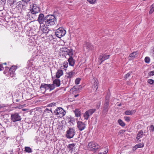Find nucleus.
<instances>
[{"instance_id": "nucleus-28", "label": "nucleus", "mask_w": 154, "mask_h": 154, "mask_svg": "<svg viewBox=\"0 0 154 154\" xmlns=\"http://www.w3.org/2000/svg\"><path fill=\"white\" fill-rule=\"evenodd\" d=\"M53 83L54 85H55L56 87H59L60 84V80L58 79L57 78L55 79L53 81Z\"/></svg>"}, {"instance_id": "nucleus-49", "label": "nucleus", "mask_w": 154, "mask_h": 154, "mask_svg": "<svg viewBox=\"0 0 154 154\" xmlns=\"http://www.w3.org/2000/svg\"><path fill=\"white\" fill-rule=\"evenodd\" d=\"M4 69L2 64H0V71L3 70Z\"/></svg>"}, {"instance_id": "nucleus-37", "label": "nucleus", "mask_w": 154, "mask_h": 154, "mask_svg": "<svg viewBox=\"0 0 154 154\" xmlns=\"http://www.w3.org/2000/svg\"><path fill=\"white\" fill-rule=\"evenodd\" d=\"M149 127V131L150 132H153L154 131V126L153 125H150Z\"/></svg>"}, {"instance_id": "nucleus-13", "label": "nucleus", "mask_w": 154, "mask_h": 154, "mask_svg": "<svg viewBox=\"0 0 154 154\" xmlns=\"http://www.w3.org/2000/svg\"><path fill=\"white\" fill-rule=\"evenodd\" d=\"M84 50L87 52L94 51V46L89 42L86 43L84 45Z\"/></svg>"}, {"instance_id": "nucleus-26", "label": "nucleus", "mask_w": 154, "mask_h": 154, "mask_svg": "<svg viewBox=\"0 0 154 154\" xmlns=\"http://www.w3.org/2000/svg\"><path fill=\"white\" fill-rule=\"evenodd\" d=\"M68 49L65 47H63L60 49L59 52L62 54H66Z\"/></svg>"}, {"instance_id": "nucleus-23", "label": "nucleus", "mask_w": 154, "mask_h": 154, "mask_svg": "<svg viewBox=\"0 0 154 154\" xmlns=\"http://www.w3.org/2000/svg\"><path fill=\"white\" fill-rule=\"evenodd\" d=\"M137 51L131 53L129 56V57L130 58V59L131 60L134 59L135 57H137Z\"/></svg>"}, {"instance_id": "nucleus-15", "label": "nucleus", "mask_w": 154, "mask_h": 154, "mask_svg": "<svg viewBox=\"0 0 154 154\" xmlns=\"http://www.w3.org/2000/svg\"><path fill=\"white\" fill-rule=\"evenodd\" d=\"M143 132L142 130L140 131L138 133L136 139V141L137 143H139L141 141L140 138H142L143 136Z\"/></svg>"}, {"instance_id": "nucleus-17", "label": "nucleus", "mask_w": 154, "mask_h": 154, "mask_svg": "<svg viewBox=\"0 0 154 154\" xmlns=\"http://www.w3.org/2000/svg\"><path fill=\"white\" fill-rule=\"evenodd\" d=\"M93 82V89H96V90H97L98 88V80L95 78L94 79Z\"/></svg>"}, {"instance_id": "nucleus-56", "label": "nucleus", "mask_w": 154, "mask_h": 154, "mask_svg": "<svg viewBox=\"0 0 154 154\" xmlns=\"http://www.w3.org/2000/svg\"><path fill=\"white\" fill-rule=\"evenodd\" d=\"M3 64H4L5 65H6L7 64V63H4Z\"/></svg>"}, {"instance_id": "nucleus-22", "label": "nucleus", "mask_w": 154, "mask_h": 154, "mask_svg": "<svg viewBox=\"0 0 154 154\" xmlns=\"http://www.w3.org/2000/svg\"><path fill=\"white\" fill-rule=\"evenodd\" d=\"M68 61L69 62V65L71 66H73L74 65L75 60L73 59L72 57H69V58Z\"/></svg>"}, {"instance_id": "nucleus-35", "label": "nucleus", "mask_w": 154, "mask_h": 154, "mask_svg": "<svg viewBox=\"0 0 154 154\" xmlns=\"http://www.w3.org/2000/svg\"><path fill=\"white\" fill-rule=\"evenodd\" d=\"M55 88L54 85L53 83L52 84H49V88L50 91L54 90Z\"/></svg>"}, {"instance_id": "nucleus-43", "label": "nucleus", "mask_w": 154, "mask_h": 154, "mask_svg": "<svg viewBox=\"0 0 154 154\" xmlns=\"http://www.w3.org/2000/svg\"><path fill=\"white\" fill-rule=\"evenodd\" d=\"M147 82L150 85H152L154 83V80L152 79H148Z\"/></svg>"}, {"instance_id": "nucleus-18", "label": "nucleus", "mask_w": 154, "mask_h": 154, "mask_svg": "<svg viewBox=\"0 0 154 154\" xmlns=\"http://www.w3.org/2000/svg\"><path fill=\"white\" fill-rule=\"evenodd\" d=\"M16 0H8L7 1V4L8 6L13 7L14 4L16 3Z\"/></svg>"}, {"instance_id": "nucleus-5", "label": "nucleus", "mask_w": 154, "mask_h": 154, "mask_svg": "<svg viewBox=\"0 0 154 154\" xmlns=\"http://www.w3.org/2000/svg\"><path fill=\"white\" fill-rule=\"evenodd\" d=\"M54 113L58 117L61 118L66 114V112L61 107H57L54 111Z\"/></svg>"}, {"instance_id": "nucleus-55", "label": "nucleus", "mask_w": 154, "mask_h": 154, "mask_svg": "<svg viewBox=\"0 0 154 154\" xmlns=\"http://www.w3.org/2000/svg\"><path fill=\"white\" fill-rule=\"evenodd\" d=\"M19 100L18 99H17L16 100V102H18Z\"/></svg>"}, {"instance_id": "nucleus-10", "label": "nucleus", "mask_w": 154, "mask_h": 154, "mask_svg": "<svg viewBox=\"0 0 154 154\" xmlns=\"http://www.w3.org/2000/svg\"><path fill=\"white\" fill-rule=\"evenodd\" d=\"M77 127L79 131H82L86 128V124L84 122L79 121H77Z\"/></svg>"}, {"instance_id": "nucleus-32", "label": "nucleus", "mask_w": 154, "mask_h": 154, "mask_svg": "<svg viewBox=\"0 0 154 154\" xmlns=\"http://www.w3.org/2000/svg\"><path fill=\"white\" fill-rule=\"evenodd\" d=\"M154 12V3L152 4L150 7V11L149 14H151Z\"/></svg>"}, {"instance_id": "nucleus-8", "label": "nucleus", "mask_w": 154, "mask_h": 154, "mask_svg": "<svg viewBox=\"0 0 154 154\" xmlns=\"http://www.w3.org/2000/svg\"><path fill=\"white\" fill-rule=\"evenodd\" d=\"M75 130L73 128H69L66 132V137L68 139L72 138L75 134Z\"/></svg>"}, {"instance_id": "nucleus-40", "label": "nucleus", "mask_w": 154, "mask_h": 154, "mask_svg": "<svg viewBox=\"0 0 154 154\" xmlns=\"http://www.w3.org/2000/svg\"><path fill=\"white\" fill-rule=\"evenodd\" d=\"M125 114L126 115H130L132 114V111L131 110H127L125 112Z\"/></svg>"}, {"instance_id": "nucleus-12", "label": "nucleus", "mask_w": 154, "mask_h": 154, "mask_svg": "<svg viewBox=\"0 0 154 154\" xmlns=\"http://www.w3.org/2000/svg\"><path fill=\"white\" fill-rule=\"evenodd\" d=\"M11 118L13 122L20 121L21 119L20 116L18 113H14L11 114Z\"/></svg>"}, {"instance_id": "nucleus-34", "label": "nucleus", "mask_w": 154, "mask_h": 154, "mask_svg": "<svg viewBox=\"0 0 154 154\" xmlns=\"http://www.w3.org/2000/svg\"><path fill=\"white\" fill-rule=\"evenodd\" d=\"M45 113H48L49 115V116H50L51 114L52 113V112L51 110L48 109H46L45 110Z\"/></svg>"}, {"instance_id": "nucleus-25", "label": "nucleus", "mask_w": 154, "mask_h": 154, "mask_svg": "<svg viewBox=\"0 0 154 154\" xmlns=\"http://www.w3.org/2000/svg\"><path fill=\"white\" fill-rule=\"evenodd\" d=\"M68 66V62L65 61L63 63L62 65L61 66L60 68L61 69H64L65 70H66Z\"/></svg>"}, {"instance_id": "nucleus-4", "label": "nucleus", "mask_w": 154, "mask_h": 154, "mask_svg": "<svg viewBox=\"0 0 154 154\" xmlns=\"http://www.w3.org/2000/svg\"><path fill=\"white\" fill-rule=\"evenodd\" d=\"M81 89L82 87L80 86H75L70 89V93L74 94V97H76L79 96L78 93Z\"/></svg>"}, {"instance_id": "nucleus-2", "label": "nucleus", "mask_w": 154, "mask_h": 154, "mask_svg": "<svg viewBox=\"0 0 154 154\" xmlns=\"http://www.w3.org/2000/svg\"><path fill=\"white\" fill-rule=\"evenodd\" d=\"M45 20V25L47 26H52L55 24V17L53 15H49L46 16Z\"/></svg>"}, {"instance_id": "nucleus-44", "label": "nucleus", "mask_w": 154, "mask_h": 154, "mask_svg": "<svg viewBox=\"0 0 154 154\" xmlns=\"http://www.w3.org/2000/svg\"><path fill=\"white\" fill-rule=\"evenodd\" d=\"M87 1L90 4H94L96 1V0H87Z\"/></svg>"}, {"instance_id": "nucleus-19", "label": "nucleus", "mask_w": 154, "mask_h": 154, "mask_svg": "<svg viewBox=\"0 0 154 154\" xmlns=\"http://www.w3.org/2000/svg\"><path fill=\"white\" fill-rule=\"evenodd\" d=\"M63 71L62 69H59L57 72L56 74V77L57 79L60 78L63 75Z\"/></svg>"}, {"instance_id": "nucleus-41", "label": "nucleus", "mask_w": 154, "mask_h": 154, "mask_svg": "<svg viewBox=\"0 0 154 154\" xmlns=\"http://www.w3.org/2000/svg\"><path fill=\"white\" fill-rule=\"evenodd\" d=\"M144 61L146 63H149L150 61V59L149 57H145Z\"/></svg>"}, {"instance_id": "nucleus-31", "label": "nucleus", "mask_w": 154, "mask_h": 154, "mask_svg": "<svg viewBox=\"0 0 154 154\" xmlns=\"http://www.w3.org/2000/svg\"><path fill=\"white\" fill-rule=\"evenodd\" d=\"M25 151L26 152L31 153L32 152V149L29 147L26 146L25 147Z\"/></svg>"}, {"instance_id": "nucleus-30", "label": "nucleus", "mask_w": 154, "mask_h": 154, "mask_svg": "<svg viewBox=\"0 0 154 154\" xmlns=\"http://www.w3.org/2000/svg\"><path fill=\"white\" fill-rule=\"evenodd\" d=\"M44 88L45 90H48L49 89V84H42L40 86V88Z\"/></svg>"}, {"instance_id": "nucleus-33", "label": "nucleus", "mask_w": 154, "mask_h": 154, "mask_svg": "<svg viewBox=\"0 0 154 154\" xmlns=\"http://www.w3.org/2000/svg\"><path fill=\"white\" fill-rule=\"evenodd\" d=\"M118 122L120 125L122 127H124L125 126V123L121 119H119L118 120Z\"/></svg>"}, {"instance_id": "nucleus-29", "label": "nucleus", "mask_w": 154, "mask_h": 154, "mask_svg": "<svg viewBox=\"0 0 154 154\" xmlns=\"http://www.w3.org/2000/svg\"><path fill=\"white\" fill-rule=\"evenodd\" d=\"M66 53L69 56V57H72L73 55V50L72 49H68Z\"/></svg>"}, {"instance_id": "nucleus-21", "label": "nucleus", "mask_w": 154, "mask_h": 154, "mask_svg": "<svg viewBox=\"0 0 154 154\" xmlns=\"http://www.w3.org/2000/svg\"><path fill=\"white\" fill-rule=\"evenodd\" d=\"M75 143H72L69 144L67 146V148L69 151H71V152L75 150Z\"/></svg>"}, {"instance_id": "nucleus-27", "label": "nucleus", "mask_w": 154, "mask_h": 154, "mask_svg": "<svg viewBox=\"0 0 154 154\" xmlns=\"http://www.w3.org/2000/svg\"><path fill=\"white\" fill-rule=\"evenodd\" d=\"M17 67L15 66H12L9 70V72L10 73V74H12L13 75Z\"/></svg>"}, {"instance_id": "nucleus-50", "label": "nucleus", "mask_w": 154, "mask_h": 154, "mask_svg": "<svg viewBox=\"0 0 154 154\" xmlns=\"http://www.w3.org/2000/svg\"><path fill=\"white\" fill-rule=\"evenodd\" d=\"M137 148H138L136 146V145H135L133 147L132 149L134 151H135Z\"/></svg>"}, {"instance_id": "nucleus-52", "label": "nucleus", "mask_w": 154, "mask_h": 154, "mask_svg": "<svg viewBox=\"0 0 154 154\" xmlns=\"http://www.w3.org/2000/svg\"><path fill=\"white\" fill-rule=\"evenodd\" d=\"M22 110L23 111H25L26 110V109H22Z\"/></svg>"}, {"instance_id": "nucleus-36", "label": "nucleus", "mask_w": 154, "mask_h": 154, "mask_svg": "<svg viewBox=\"0 0 154 154\" xmlns=\"http://www.w3.org/2000/svg\"><path fill=\"white\" fill-rule=\"evenodd\" d=\"M6 0H0V5L1 7H3L6 2Z\"/></svg>"}, {"instance_id": "nucleus-6", "label": "nucleus", "mask_w": 154, "mask_h": 154, "mask_svg": "<svg viewBox=\"0 0 154 154\" xmlns=\"http://www.w3.org/2000/svg\"><path fill=\"white\" fill-rule=\"evenodd\" d=\"M110 95L107 94L105 97L104 103L103 106V111L107 112L108 111V107L109 104Z\"/></svg>"}, {"instance_id": "nucleus-59", "label": "nucleus", "mask_w": 154, "mask_h": 154, "mask_svg": "<svg viewBox=\"0 0 154 154\" xmlns=\"http://www.w3.org/2000/svg\"><path fill=\"white\" fill-rule=\"evenodd\" d=\"M0 126H2V125L0 123Z\"/></svg>"}, {"instance_id": "nucleus-24", "label": "nucleus", "mask_w": 154, "mask_h": 154, "mask_svg": "<svg viewBox=\"0 0 154 154\" xmlns=\"http://www.w3.org/2000/svg\"><path fill=\"white\" fill-rule=\"evenodd\" d=\"M74 74V72L72 71H70L66 73L65 77L68 79H70L72 78Z\"/></svg>"}, {"instance_id": "nucleus-39", "label": "nucleus", "mask_w": 154, "mask_h": 154, "mask_svg": "<svg viewBox=\"0 0 154 154\" xmlns=\"http://www.w3.org/2000/svg\"><path fill=\"white\" fill-rule=\"evenodd\" d=\"M81 79L79 78H78L76 79L75 80V83L76 85L79 84L81 81Z\"/></svg>"}, {"instance_id": "nucleus-45", "label": "nucleus", "mask_w": 154, "mask_h": 154, "mask_svg": "<svg viewBox=\"0 0 154 154\" xmlns=\"http://www.w3.org/2000/svg\"><path fill=\"white\" fill-rule=\"evenodd\" d=\"M124 118L125 120L127 122H129L130 121V117L128 116H125Z\"/></svg>"}, {"instance_id": "nucleus-58", "label": "nucleus", "mask_w": 154, "mask_h": 154, "mask_svg": "<svg viewBox=\"0 0 154 154\" xmlns=\"http://www.w3.org/2000/svg\"><path fill=\"white\" fill-rule=\"evenodd\" d=\"M102 154V153H99V154Z\"/></svg>"}, {"instance_id": "nucleus-53", "label": "nucleus", "mask_w": 154, "mask_h": 154, "mask_svg": "<svg viewBox=\"0 0 154 154\" xmlns=\"http://www.w3.org/2000/svg\"><path fill=\"white\" fill-rule=\"evenodd\" d=\"M27 15L28 16H30V14H29V12L27 14Z\"/></svg>"}, {"instance_id": "nucleus-57", "label": "nucleus", "mask_w": 154, "mask_h": 154, "mask_svg": "<svg viewBox=\"0 0 154 154\" xmlns=\"http://www.w3.org/2000/svg\"><path fill=\"white\" fill-rule=\"evenodd\" d=\"M118 106H121V104H119V105H118Z\"/></svg>"}, {"instance_id": "nucleus-1", "label": "nucleus", "mask_w": 154, "mask_h": 154, "mask_svg": "<svg viewBox=\"0 0 154 154\" xmlns=\"http://www.w3.org/2000/svg\"><path fill=\"white\" fill-rule=\"evenodd\" d=\"M100 146L95 142L91 141L88 143L87 148L88 150L95 152L100 148Z\"/></svg>"}, {"instance_id": "nucleus-47", "label": "nucleus", "mask_w": 154, "mask_h": 154, "mask_svg": "<svg viewBox=\"0 0 154 154\" xmlns=\"http://www.w3.org/2000/svg\"><path fill=\"white\" fill-rule=\"evenodd\" d=\"M130 73H128L126 74L125 75V79H127L128 77L130 76Z\"/></svg>"}, {"instance_id": "nucleus-11", "label": "nucleus", "mask_w": 154, "mask_h": 154, "mask_svg": "<svg viewBox=\"0 0 154 154\" xmlns=\"http://www.w3.org/2000/svg\"><path fill=\"white\" fill-rule=\"evenodd\" d=\"M16 4L17 5L16 6L17 8L18 9V10H20L21 9H25L26 5H27V4L23 1L22 0L16 3Z\"/></svg>"}, {"instance_id": "nucleus-9", "label": "nucleus", "mask_w": 154, "mask_h": 154, "mask_svg": "<svg viewBox=\"0 0 154 154\" xmlns=\"http://www.w3.org/2000/svg\"><path fill=\"white\" fill-rule=\"evenodd\" d=\"M96 110L95 109H88L83 114V116L85 119L88 120L89 116L94 113Z\"/></svg>"}, {"instance_id": "nucleus-48", "label": "nucleus", "mask_w": 154, "mask_h": 154, "mask_svg": "<svg viewBox=\"0 0 154 154\" xmlns=\"http://www.w3.org/2000/svg\"><path fill=\"white\" fill-rule=\"evenodd\" d=\"M149 74L150 76L153 75H154V71L150 72L149 73Z\"/></svg>"}, {"instance_id": "nucleus-20", "label": "nucleus", "mask_w": 154, "mask_h": 154, "mask_svg": "<svg viewBox=\"0 0 154 154\" xmlns=\"http://www.w3.org/2000/svg\"><path fill=\"white\" fill-rule=\"evenodd\" d=\"M74 113H75V116L76 117H80L81 116V111L78 109H75L73 110Z\"/></svg>"}, {"instance_id": "nucleus-46", "label": "nucleus", "mask_w": 154, "mask_h": 154, "mask_svg": "<svg viewBox=\"0 0 154 154\" xmlns=\"http://www.w3.org/2000/svg\"><path fill=\"white\" fill-rule=\"evenodd\" d=\"M125 131L124 130H122L119 132V134H123Z\"/></svg>"}, {"instance_id": "nucleus-51", "label": "nucleus", "mask_w": 154, "mask_h": 154, "mask_svg": "<svg viewBox=\"0 0 154 154\" xmlns=\"http://www.w3.org/2000/svg\"><path fill=\"white\" fill-rule=\"evenodd\" d=\"M30 0H23L22 1H23L25 2H26L27 3V2H29Z\"/></svg>"}, {"instance_id": "nucleus-14", "label": "nucleus", "mask_w": 154, "mask_h": 154, "mask_svg": "<svg viewBox=\"0 0 154 154\" xmlns=\"http://www.w3.org/2000/svg\"><path fill=\"white\" fill-rule=\"evenodd\" d=\"M45 18L46 16L45 17L43 14H40L38 15L37 20L40 24H43L45 26L46 22Z\"/></svg>"}, {"instance_id": "nucleus-3", "label": "nucleus", "mask_w": 154, "mask_h": 154, "mask_svg": "<svg viewBox=\"0 0 154 154\" xmlns=\"http://www.w3.org/2000/svg\"><path fill=\"white\" fill-rule=\"evenodd\" d=\"M66 33V30L63 28L60 27L57 30L54 35H51V37L52 38H54V36H56L59 38H60L61 37L64 36Z\"/></svg>"}, {"instance_id": "nucleus-42", "label": "nucleus", "mask_w": 154, "mask_h": 154, "mask_svg": "<svg viewBox=\"0 0 154 154\" xmlns=\"http://www.w3.org/2000/svg\"><path fill=\"white\" fill-rule=\"evenodd\" d=\"M42 30L43 32L46 33L48 32L49 29H48L46 27H45L42 29Z\"/></svg>"}, {"instance_id": "nucleus-16", "label": "nucleus", "mask_w": 154, "mask_h": 154, "mask_svg": "<svg viewBox=\"0 0 154 154\" xmlns=\"http://www.w3.org/2000/svg\"><path fill=\"white\" fill-rule=\"evenodd\" d=\"M110 56L109 55H107L106 54H102L100 56L99 59L101 61L100 64L104 60L108 59Z\"/></svg>"}, {"instance_id": "nucleus-7", "label": "nucleus", "mask_w": 154, "mask_h": 154, "mask_svg": "<svg viewBox=\"0 0 154 154\" xmlns=\"http://www.w3.org/2000/svg\"><path fill=\"white\" fill-rule=\"evenodd\" d=\"M40 9L39 7L37 6L36 4H33L32 8L30 9V13L32 15V17L35 18L36 14H38L40 11Z\"/></svg>"}, {"instance_id": "nucleus-54", "label": "nucleus", "mask_w": 154, "mask_h": 154, "mask_svg": "<svg viewBox=\"0 0 154 154\" xmlns=\"http://www.w3.org/2000/svg\"><path fill=\"white\" fill-rule=\"evenodd\" d=\"M152 51L153 52V53L154 54V47L152 49Z\"/></svg>"}, {"instance_id": "nucleus-38", "label": "nucleus", "mask_w": 154, "mask_h": 154, "mask_svg": "<svg viewBox=\"0 0 154 154\" xmlns=\"http://www.w3.org/2000/svg\"><path fill=\"white\" fill-rule=\"evenodd\" d=\"M136 146H137V148H142L144 147V144L143 143H139L138 144H136Z\"/></svg>"}]
</instances>
